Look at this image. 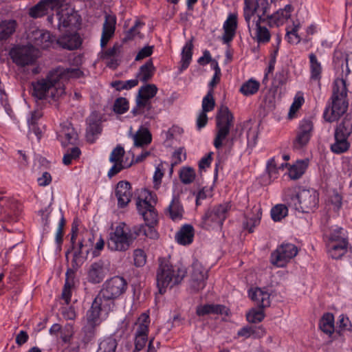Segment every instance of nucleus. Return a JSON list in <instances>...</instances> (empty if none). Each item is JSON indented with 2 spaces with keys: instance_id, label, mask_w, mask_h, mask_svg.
<instances>
[{
  "instance_id": "obj_1",
  "label": "nucleus",
  "mask_w": 352,
  "mask_h": 352,
  "mask_svg": "<svg viewBox=\"0 0 352 352\" xmlns=\"http://www.w3.org/2000/svg\"><path fill=\"white\" fill-rule=\"evenodd\" d=\"M333 63L336 78L333 86L332 102L326 107L323 113L324 120L329 122L338 120L348 107L346 79L350 69L347 57L345 54L336 56L334 57Z\"/></svg>"
},
{
  "instance_id": "obj_2",
  "label": "nucleus",
  "mask_w": 352,
  "mask_h": 352,
  "mask_svg": "<svg viewBox=\"0 0 352 352\" xmlns=\"http://www.w3.org/2000/svg\"><path fill=\"white\" fill-rule=\"evenodd\" d=\"M156 271V284L161 294H164L168 287L172 288L179 285L187 274V268L180 263L172 264L165 258H160Z\"/></svg>"
},
{
  "instance_id": "obj_3",
  "label": "nucleus",
  "mask_w": 352,
  "mask_h": 352,
  "mask_svg": "<svg viewBox=\"0 0 352 352\" xmlns=\"http://www.w3.org/2000/svg\"><path fill=\"white\" fill-rule=\"evenodd\" d=\"M155 195H153L151 192H148V196L144 199H138L136 201L137 210L140 215L142 216L145 224L134 226L132 228L140 229L138 232V237L140 235L145 236L150 239H156L157 232L154 228V226L157 223V212L155 206L151 204V201L154 204L156 203L155 199Z\"/></svg>"
},
{
  "instance_id": "obj_4",
  "label": "nucleus",
  "mask_w": 352,
  "mask_h": 352,
  "mask_svg": "<svg viewBox=\"0 0 352 352\" xmlns=\"http://www.w3.org/2000/svg\"><path fill=\"white\" fill-rule=\"evenodd\" d=\"M137 228H128L124 222L120 223L109 234L107 247L111 252H124L127 251L138 238Z\"/></svg>"
},
{
  "instance_id": "obj_5",
  "label": "nucleus",
  "mask_w": 352,
  "mask_h": 352,
  "mask_svg": "<svg viewBox=\"0 0 352 352\" xmlns=\"http://www.w3.org/2000/svg\"><path fill=\"white\" fill-rule=\"evenodd\" d=\"M126 289V280L122 276H115L102 284L96 296L104 302L107 307L114 309L116 300L123 295Z\"/></svg>"
},
{
  "instance_id": "obj_6",
  "label": "nucleus",
  "mask_w": 352,
  "mask_h": 352,
  "mask_svg": "<svg viewBox=\"0 0 352 352\" xmlns=\"http://www.w3.org/2000/svg\"><path fill=\"white\" fill-rule=\"evenodd\" d=\"M216 134L214 139V146L219 149L230 133V129L234 125V118L228 107L221 105L216 115Z\"/></svg>"
},
{
  "instance_id": "obj_7",
  "label": "nucleus",
  "mask_w": 352,
  "mask_h": 352,
  "mask_svg": "<svg viewBox=\"0 0 352 352\" xmlns=\"http://www.w3.org/2000/svg\"><path fill=\"white\" fill-rule=\"evenodd\" d=\"M32 96L38 100L45 99L50 94V97L56 100L65 94L63 86L58 83L56 78L50 76V72L45 78H42L32 83Z\"/></svg>"
},
{
  "instance_id": "obj_8",
  "label": "nucleus",
  "mask_w": 352,
  "mask_h": 352,
  "mask_svg": "<svg viewBox=\"0 0 352 352\" xmlns=\"http://www.w3.org/2000/svg\"><path fill=\"white\" fill-rule=\"evenodd\" d=\"M231 207L230 202H224L208 208L202 217L201 226L208 230L221 228Z\"/></svg>"
},
{
  "instance_id": "obj_9",
  "label": "nucleus",
  "mask_w": 352,
  "mask_h": 352,
  "mask_svg": "<svg viewBox=\"0 0 352 352\" xmlns=\"http://www.w3.org/2000/svg\"><path fill=\"white\" fill-rule=\"evenodd\" d=\"M249 296L255 302L258 309H252L247 314L246 318L249 322L258 323L261 322L265 314L263 309L268 307L270 305V294L260 287H256L254 289H250Z\"/></svg>"
},
{
  "instance_id": "obj_10",
  "label": "nucleus",
  "mask_w": 352,
  "mask_h": 352,
  "mask_svg": "<svg viewBox=\"0 0 352 352\" xmlns=\"http://www.w3.org/2000/svg\"><path fill=\"white\" fill-rule=\"evenodd\" d=\"M157 90L154 84H146L139 89L136 97V106L131 111L133 116L144 114L145 117L153 118V115L150 112L152 108L151 99L157 94Z\"/></svg>"
},
{
  "instance_id": "obj_11",
  "label": "nucleus",
  "mask_w": 352,
  "mask_h": 352,
  "mask_svg": "<svg viewBox=\"0 0 352 352\" xmlns=\"http://www.w3.org/2000/svg\"><path fill=\"white\" fill-rule=\"evenodd\" d=\"M9 55L14 63L25 67L32 65L36 59L35 50L32 45H17L12 47Z\"/></svg>"
},
{
  "instance_id": "obj_12",
  "label": "nucleus",
  "mask_w": 352,
  "mask_h": 352,
  "mask_svg": "<svg viewBox=\"0 0 352 352\" xmlns=\"http://www.w3.org/2000/svg\"><path fill=\"white\" fill-rule=\"evenodd\" d=\"M298 253L296 246L292 243H283L271 254L270 261L278 267H284Z\"/></svg>"
},
{
  "instance_id": "obj_13",
  "label": "nucleus",
  "mask_w": 352,
  "mask_h": 352,
  "mask_svg": "<svg viewBox=\"0 0 352 352\" xmlns=\"http://www.w3.org/2000/svg\"><path fill=\"white\" fill-rule=\"evenodd\" d=\"M208 279V270L197 261L192 264V272L190 278V287L197 292L203 289L206 285Z\"/></svg>"
},
{
  "instance_id": "obj_14",
  "label": "nucleus",
  "mask_w": 352,
  "mask_h": 352,
  "mask_svg": "<svg viewBox=\"0 0 352 352\" xmlns=\"http://www.w3.org/2000/svg\"><path fill=\"white\" fill-rule=\"evenodd\" d=\"M113 309L111 307H107L104 302L97 296L94 298L90 309L86 314V322L99 325L101 322L100 316L102 312L107 315Z\"/></svg>"
},
{
  "instance_id": "obj_15",
  "label": "nucleus",
  "mask_w": 352,
  "mask_h": 352,
  "mask_svg": "<svg viewBox=\"0 0 352 352\" xmlns=\"http://www.w3.org/2000/svg\"><path fill=\"white\" fill-rule=\"evenodd\" d=\"M309 88L314 94H318L320 90L322 66L314 55L309 56Z\"/></svg>"
},
{
  "instance_id": "obj_16",
  "label": "nucleus",
  "mask_w": 352,
  "mask_h": 352,
  "mask_svg": "<svg viewBox=\"0 0 352 352\" xmlns=\"http://www.w3.org/2000/svg\"><path fill=\"white\" fill-rule=\"evenodd\" d=\"M58 139L63 146L69 144L74 145L78 140V134L73 127L72 123L68 121L60 124V129L58 133Z\"/></svg>"
},
{
  "instance_id": "obj_17",
  "label": "nucleus",
  "mask_w": 352,
  "mask_h": 352,
  "mask_svg": "<svg viewBox=\"0 0 352 352\" xmlns=\"http://www.w3.org/2000/svg\"><path fill=\"white\" fill-rule=\"evenodd\" d=\"M294 8L292 4L286 5L271 15H265L270 27L280 26L284 24L292 16Z\"/></svg>"
},
{
  "instance_id": "obj_18",
  "label": "nucleus",
  "mask_w": 352,
  "mask_h": 352,
  "mask_svg": "<svg viewBox=\"0 0 352 352\" xmlns=\"http://www.w3.org/2000/svg\"><path fill=\"white\" fill-rule=\"evenodd\" d=\"M115 195L118 208L126 207L131 201L133 195L131 184L127 181L119 182L116 185Z\"/></svg>"
},
{
  "instance_id": "obj_19",
  "label": "nucleus",
  "mask_w": 352,
  "mask_h": 352,
  "mask_svg": "<svg viewBox=\"0 0 352 352\" xmlns=\"http://www.w3.org/2000/svg\"><path fill=\"white\" fill-rule=\"evenodd\" d=\"M50 76L56 78L58 83L63 86V81L71 78H78L83 76V72L78 68H64L58 67L50 72Z\"/></svg>"
},
{
  "instance_id": "obj_20",
  "label": "nucleus",
  "mask_w": 352,
  "mask_h": 352,
  "mask_svg": "<svg viewBox=\"0 0 352 352\" xmlns=\"http://www.w3.org/2000/svg\"><path fill=\"white\" fill-rule=\"evenodd\" d=\"M237 25V14H229L223 25V34L222 35V41L223 43L228 44L233 40L236 34Z\"/></svg>"
},
{
  "instance_id": "obj_21",
  "label": "nucleus",
  "mask_w": 352,
  "mask_h": 352,
  "mask_svg": "<svg viewBox=\"0 0 352 352\" xmlns=\"http://www.w3.org/2000/svg\"><path fill=\"white\" fill-rule=\"evenodd\" d=\"M116 24V17L114 15L106 14L102 27L100 38L101 47H104L111 38L113 36Z\"/></svg>"
},
{
  "instance_id": "obj_22",
  "label": "nucleus",
  "mask_w": 352,
  "mask_h": 352,
  "mask_svg": "<svg viewBox=\"0 0 352 352\" xmlns=\"http://www.w3.org/2000/svg\"><path fill=\"white\" fill-rule=\"evenodd\" d=\"M308 143V120L303 119L299 124L293 142V148L300 150Z\"/></svg>"
},
{
  "instance_id": "obj_23",
  "label": "nucleus",
  "mask_w": 352,
  "mask_h": 352,
  "mask_svg": "<svg viewBox=\"0 0 352 352\" xmlns=\"http://www.w3.org/2000/svg\"><path fill=\"white\" fill-rule=\"evenodd\" d=\"M32 34L33 43L41 49L50 47L54 41V37L48 31L36 30Z\"/></svg>"
},
{
  "instance_id": "obj_24",
  "label": "nucleus",
  "mask_w": 352,
  "mask_h": 352,
  "mask_svg": "<svg viewBox=\"0 0 352 352\" xmlns=\"http://www.w3.org/2000/svg\"><path fill=\"white\" fill-rule=\"evenodd\" d=\"M267 22V19L265 16L258 15V18L256 21H253L252 25H255L256 33L254 39L258 43H267L270 41L271 34L268 29L262 26L261 23Z\"/></svg>"
},
{
  "instance_id": "obj_25",
  "label": "nucleus",
  "mask_w": 352,
  "mask_h": 352,
  "mask_svg": "<svg viewBox=\"0 0 352 352\" xmlns=\"http://www.w3.org/2000/svg\"><path fill=\"white\" fill-rule=\"evenodd\" d=\"M56 43L63 49L74 50L81 45L82 41L78 33H69L60 36Z\"/></svg>"
},
{
  "instance_id": "obj_26",
  "label": "nucleus",
  "mask_w": 352,
  "mask_h": 352,
  "mask_svg": "<svg viewBox=\"0 0 352 352\" xmlns=\"http://www.w3.org/2000/svg\"><path fill=\"white\" fill-rule=\"evenodd\" d=\"M106 276L104 263L102 261L93 263L87 272V280L89 283L97 284L102 281Z\"/></svg>"
},
{
  "instance_id": "obj_27",
  "label": "nucleus",
  "mask_w": 352,
  "mask_h": 352,
  "mask_svg": "<svg viewBox=\"0 0 352 352\" xmlns=\"http://www.w3.org/2000/svg\"><path fill=\"white\" fill-rule=\"evenodd\" d=\"M288 204L293 206L296 211L299 213H307L308 209L307 191L305 189L290 197Z\"/></svg>"
},
{
  "instance_id": "obj_28",
  "label": "nucleus",
  "mask_w": 352,
  "mask_h": 352,
  "mask_svg": "<svg viewBox=\"0 0 352 352\" xmlns=\"http://www.w3.org/2000/svg\"><path fill=\"white\" fill-rule=\"evenodd\" d=\"M184 212V210L179 198L177 196H173L169 206L165 211L166 214L173 221H177L182 219Z\"/></svg>"
},
{
  "instance_id": "obj_29",
  "label": "nucleus",
  "mask_w": 352,
  "mask_h": 352,
  "mask_svg": "<svg viewBox=\"0 0 352 352\" xmlns=\"http://www.w3.org/2000/svg\"><path fill=\"white\" fill-rule=\"evenodd\" d=\"M194 228L190 224H185L181 227L175 235L176 241L182 245H190L194 239Z\"/></svg>"
},
{
  "instance_id": "obj_30",
  "label": "nucleus",
  "mask_w": 352,
  "mask_h": 352,
  "mask_svg": "<svg viewBox=\"0 0 352 352\" xmlns=\"http://www.w3.org/2000/svg\"><path fill=\"white\" fill-rule=\"evenodd\" d=\"M348 242L346 240H342L339 243H327V253L329 256L333 259H339L347 251Z\"/></svg>"
},
{
  "instance_id": "obj_31",
  "label": "nucleus",
  "mask_w": 352,
  "mask_h": 352,
  "mask_svg": "<svg viewBox=\"0 0 352 352\" xmlns=\"http://www.w3.org/2000/svg\"><path fill=\"white\" fill-rule=\"evenodd\" d=\"M18 23L14 19L3 20L0 22V42L9 39L15 32Z\"/></svg>"
},
{
  "instance_id": "obj_32",
  "label": "nucleus",
  "mask_w": 352,
  "mask_h": 352,
  "mask_svg": "<svg viewBox=\"0 0 352 352\" xmlns=\"http://www.w3.org/2000/svg\"><path fill=\"white\" fill-rule=\"evenodd\" d=\"M307 161H308V159H305L304 160H298L296 164H293L292 166H289V164H282L281 167H287L289 166V177L292 179H299L306 171L307 164Z\"/></svg>"
},
{
  "instance_id": "obj_33",
  "label": "nucleus",
  "mask_w": 352,
  "mask_h": 352,
  "mask_svg": "<svg viewBox=\"0 0 352 352\" xmlns=\"http://www.w3.org/2000/svg\"><path fill=\"white\" fill-rule=\"evenodd\" d=\"M226 309V306L222 305L206 304L198 306L196 309V314L199 316H204L210 314H222L225 312Z\"/></svg>"
},
{
  "instance_id": "obj_34",
  "label": "nucleus",
  "mask_w": 352,
  "mask_h": 352,
  "mask_svg": "<svg viewBox=\"0 0 352 352\" xmlns=\"http://www.w3.org/2000/svg\"><path fill=\"white\" fill-rule=\"evenodd\" d=\"M155 68L151 59L147 60L143 65L140 67L137 74V78L140 81L146 82L148 81L153 76Z\"/></svg>"
},
{
  "instance_id": "obj_35",
  "label": "nucleus",
  "mask_w": 352,
  "mask_h": 352,
  "mask_svg": "<svg viewBox=\"0 0 352 352\" xmlns=\"http://www.w3.org/2000/svg\"><path fill=\"white\" fill-rule=\"evenodd\" d=\"M300 27L298 20L294 21L292 25L286 28L285 39L291 44H298L300 41V36L298 34V31Z\"/></svg>"
},
{
  "instance_id": "obj_36",
  "label": "nucleus",
  "mask_w": 352,
  "mask_h": 352,
  "mask_svg": "<svg viewBox=\"0 0 352 352\" xmlns=\"http://www.w3.org/2000/svg\"><path fill=\"white\" fill-rule=\"evenodd\" d=\"M193 44L192 40L187 41L184 46L182 52L181 67L180 70L183 71L187 69L190 63L192 56Z\"/></svg>"
},
{
  "instance_id": "obj_37",
  "label": "nucleus",
  "mask_w": 352,
  "mask_h": 352,
  "mask_svg": "<svg viewBox=\"0 0 352 352\" xmlns=\"http://www.w3.org/2000/svg\"><path fill=\"white\" fill-rule=\"evenodd\" d=\"M134 145L137 147L147 145L151 142L152 136L147 129H140L133 136Z\"/></svg>"
},
{
  "instance_id": "obj_38",
  "label": "nucleus",
  "mask_w": 352,
  "mask_h": 352,
  "mask_svg": "<svg viewBox=\"0 0 352 352\" xmlns=\"http://www.w3.org/2000/svg\"><path fill=\"white\" fill-rule=\"evenodd\" d=\"M335 142L331 144V149L332 152L336 154H340L346 151L349 148L348 138L335 133Z\"/></svg>"
},
{
  "instance_id": "obj_39",
  "label": "nucleus",
  "mask_w": 352,
  "mask_h": 352,
  "mask_svg": "<svg viewBox=\"0 0 352 352\" xmlns=\"http://www.w3.org/2000/svg\"><path fill=\"white\" fill-rule=\"evenodd\" d=\"M65 283L62 292V298L69 305L71 300L72 292L71 289L74 284V278L73 277L72 270H67L65 274Z\"/></svg>"
},
{
  "instance_id": "obj_40",
  "label": "nucleus",
  "mask_w": 352,
  "mask_h": 352,
  "mask_svg": "<svg viewBox=\"0 0 352 352\" xmlns=\"http://www.w3.org/2000/svg\"><path fill=\"white\" fill-rule=\"evenodd\" d=\"M89 125L86 130V138L88 141L94 142L95 135L100 134L102 131L101 123L99 120L89 118Z\"/></svg>"
},
{
  "instance_id": "obj_41",
  "label": "nucleus",
  "mask_w": 352,
  "mask_h": 352,
  "mask_svg": "<svg viewBox=\"0 0 352 352\" xmlns=\"http://www.w3.org/2000/svg\"><path fill=\"white\" fill-rule=\"evenodd\" d=\"M254 8L261 11V14H258V16H265L269 9V3L267 0H244L243 9Z\"/></svg>"
},
{
  "instance_id": "obj_42",
  "label": "nucleus",
  "mask_w": 352,
  "mask_h": 352,
  "mask_svg": "<svg viewBox=\"0 0 352 352\" xmlns=\"http://www.w3.org/2000/svg\"><path fill=\"white\" fill-rule=\"evenodd\" d=\"M320 329L329 336L333 334L334 332V316L332 314L327 313L323 315L320 322Z\"/></svg>"
},
{
  "instance_id": "obj_43",
  "label": "nucleus",
  "mask_w": 352,
  "mask_h": 352,
  "mask_svg": "<svg viewBox=\"0 0 352 352\" xmlns=\"http://www.w3.org/2000/svg\"><path fill=\"white\" fill-rule=\"evenodd\" d=\"M117 347V340L113 336H109L99 343L96 352H116Z\"/></svg>"
},
{
  "instance_id": "obj_44",
  "label": "nucleus",
  "mask_w": 352,
  "mask_h": 352,
  "mask_svg": "<svg viewBox=\"0 0 352 352\" xmlns=\"http://www.w3.org/2000/svg\"><path fill=\"white\" fill-rule=\"evenodd\" d=\"M260 83L254 79L245 82L240 88V92L245 96L255 94L259 89Z\"/></svg>"
},
{
  "instance_id": "obj_45",
  "label": "nucleus",
  "mask_w": 352,
  "mask_h": 352,
  "mask_svg": "<svg viewBox=\"0 0 352 352\" xmlns=\"http://www.w3.org/2000/svg\"><path fill=\"white\" fill-rule=\"evenodd\" d=\"M144 25V23L139 20H136L135 24L125 33L123 41L126 42L133 40L135 36L142 37L140 29Z\"/></svg>"
},
{
  "instance_id": "obj_46",
  "label": "nucleus",
  "mask_w": 352,
  "mask_h": 352,
  "mask_svg": "<svg viewBox=\"0 0 352 352\" xmlns=\"http://www.w3.org/2000/svg\"><path fill=\"white\" fill-rule=\"evenodd\" d=\"M304 102V97L302 95L297 94L294 98V101L288 112L287 118L289 120H292L297 117V112L301 108Z\"/></svg>"
},
{
  "instance_id": "obj_47",
  "label": "nucleus",
  "mask_w": 352,
  "mask_h": 352,
  "mask_svg": "<svg viewBox=\"0 0 352 352\" xmlns=\"http://www.w3.org/2000/svg\"><path fill=\"white\" fill-rule=\"evenodd\" d=\"M352 132V118L346 117L338 126L335 133L348 138Z\"/></svg>"
},
{
  "instance_id": "obj_48",
  "label": "nucleus",
  "mask_w": 352,
  "mask_h": 352,
  "mask_svg": "<svg viewBox=\"0 0 352 352\" xmlns=\"http://www.w3.org/2000/svg\"><path fill=\"white\" fill-rule=\"evenodd\" d=\"M138 85V79H131L126 81L123 80H114L111 82V86L116 89V90L120 91L126 89L129 90L133 87H135Z\"/></svg>"
},
{
  "instance_id": "obj_49",
  "label": "nucleus",
  "mask_w": 352,
  "mask_h": 352,
  "mask_svg": "<svg viewBox=\"0 0 352 352\" xmlns=\"http://www.w3.org/2000/svg\"><path fill=\"white\" fill-rule=\"evenodd\" d=\"M49 8L43 0L39 1L36 5L30 9L29 14L33 18L41 17L48 13Z\"/></svg>"
},
{
  "instance_id": "obj_50",
  "label": "nucleus",
  "mask_w": 352,
  "mask_h": 352,
  "mask_svg": "<svg viewBox=\"0 0 352 352\" xmlns=\"http://www.w3.org/2000/svg\"><path fill=\"white\" fill-rule=\"evenodd\" d=\"M288 214V208L284 204H277L271 210V217L274 221H279Z\"/></svg>"
},
{
  "instance_id": "obj_51",
  "label": "nucleus",
  "mask_w": 352,
  "mask_h": 352,
  "mask_svg": "<svg viewBox=\"0 0 352 352\" xmlns=\"http://www.w3.org/2000/svg\"><path fill=\"white\" fill-rule=\"evenodd\" d=\"M195 171L191 167H183L179 172V178L184 184H189L193 182L195 179Z\"/></svg>"
},
{
  "instance_id": "obj_52",
  "label": "nucleus",
  "mask_w": 352,
  "mask_h": 352,
  "mask_svg": "<svg viewBox=\"0 0 352 352\" xmlns=\"http://www.w3.org/2000/svg\"><path fill=\"white\" fill-rule=\"evenodd\" d=\"M129 101L125 98L120 97L115 100L113 110L117 114H123L129 110Z\"/></svg>"
},
{
  "instance_id": "obj_53",
  "label": "nucleus",
  "mask_w": 352,
  "mask_h": 352,
  "mask_svg": "<svg viewBox=\"0 0 352 352\" xmlns=\"http://www.w3.org/2000/svg\"><path fill=\"white\" fill-rule=\"evenodd\" d=\"M142 320V322L138 324L135 335L141 336H148V325L150 323L148 316L142 315L139 318V321Z\"/></svg>"
},
{
  "instance_id": "obj_54",
  "label": "nucleus",
  "mask_w": 352,
  "mask_h": 352,
  "mask_svg": "<svg viewBox=\"0 0 352 352\" xmlns=\"http://www.w3.org/2000/svg\"><path fill=\"white\" fill-rule=\"evenodd\" d=\"M98 326V325L97 324L86 322L82 329L84 333V337L82 338L84 342L88 343L94 338L96 336V327Z\"/></svg>"
},
{
  "instance_id": "obj_55",
  "label": "nucleus",
  "mask_w": 352,
  "mask_h": 352,
  "mask_svg": "<svg viewBox=\"0 0 352 352\" xmlns=\"http://www.w3.org/2000/svg\"><path fill=\"white\" fill-rule=\"evenodd\" d=\"M212 94L213 91L212 89H210L206 96L203 98L201 111L207 113L214 109L215 106V101L214 100Z\"/></svg>"
},
{
  "instance_id": "obj_56",
  "label": "nucleus",
  "mask_w": 352,
  "mask_h": 352,
  "mask_svg": "<svg viewBox=\"0 0 352 352\" xmlns=\"http://www.w3.org/2000/svg\"><path fill=\"white\" fill-rule=\"evenodd\" d=\"M186 158V153L184 147H180L173 153L171 168L170 173H173V168L174 166L177 165L185 160Z\"/></svg>"
},
{
  "instance_id": "obj_57",
  "label": "nucleus",
  "mask_w": 352,
  "mask_h": 352,
  "mask_svg": "<svg viewBox=\"0 0 352 352\" xmlns=\"http://www.w3.org/2000/svg\"><path fill=\"white\" fill-rule=\"evenodd\" d=\"M80 154L81 151L78 147H73L70 150H68L64 155L63 158V163L65 165L68 166L72 164L73 160L78 159Z\"/></svg>"
},
{
  "instance_id": "obj_58",
  "label": "nucleus",
  "mask_w": 352,
  "mask_h": 352,
  "mask_svg": "<svg viewBox=\"0 0 352 352\" xmlns=\"http://www.w3.org/2000/svg\"><path fill=\"white\" fill-rule=\"evenodd\" d=\"M124 153V148L120 145H117L111 153L109 161L112 163H124L123 157Z\"/></svg>"
},
{
  "instance_id": "obj_59",
  "label": "nucleus",
  "mask_w": 352,
  "mask_h": 352,
  "mask_svg": "<svg viewBox=\"0 0 352 352\" xmlns=\"http://www.w3.org/2000/svg\"><path fill=\"white\" fill-rule=\"evenodd\" d=\"M342 240H346L344 230L341 228L336 226L329 234L327 243H339Z\"/></svg>"
},
{
  "instance_id": "obj_60",
  "label": "nucleus",
  "mask_w": 352,
  "mask_h": 352,
  "mask_svg": "<svg viewBox=\"0 0 352 352\" xmlns=\"http://www.w3.org/2000/svg\"><path fill=\"white\" fill-rule=\"evenodd\" d=\"M133 262L137 267H143L146 263V254L142 249H136L133 251Z\"/></svg>"
},
{
  "instance_id": "obj_61",
  "label": "nucleus",
  "mask_w": 352,
  "mask_h": 352,
  "mask_svg": "<svg viewBox=\"0 0 352 352\" xmlns=\"http://www.w3.org/2000/svg\"><path fill=\"white\" fill-rule=\"evenodd\" d=\"M287 73L284 70H281L276 73L273 78L272 85L274 88L278 89L284 85L287 82Z\"/></svg>"
},
{
  "instance_id": "obj_62",
  "label": "nucleus",
  "mask_w": 352,
  "mask_h": 352,
  "mask_svg": "<svg viewBox=\"0 0 352 352\" xmlns=\"http://www.w3.org/2000/svg\"><path fill=\"white\" fill-rule=\"evenodd\" d=\"M213 69L214 71V74L212 76V80L209 82L210 89H212V91H213V88L217 84L219 83L220 80H221V69L219 66L218 63L216 60H214Z\"/></svg>"
},
{
  "instance_id": "obj_63",
  "label": "nucleus",
  "mask_w": 352,
  "mask_h": 352,
  "mask_svg": "<svg viewBox=\"0 0 352 352\" xmlns=\"http://www.w3.org/2000/svg\"><path fill=\"white\" fill-rule=\"evenodd\" d=\"M114 164L112 166V167L109 169L107 173V176L109 178L113 177L118 173H119L121 170H122L124 168L130 167L133 164V162H131L130 163H113Z\"/></svg>"
},
{
  "instance_id": "obj_64",
  "label": "nucleus",
  "mask_w": 352,
  "mask_h": 352,
  "mask_svg": "<svg viewBox=\"0 0 352 352\" xmlns=\"http://www.w3.org/2000/svg\"><path fill=\"white\" fill-rule=\"evenodd\" d=\"M329 203L330 208L337 212L342 206V197L338 192H333L329 197Z\"/></svg>"
}]
</instances>
